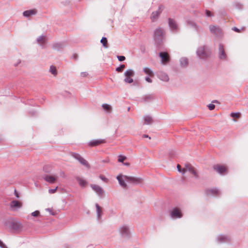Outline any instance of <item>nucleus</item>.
Wrapping results in <instances>:
<instances>
[{
  "label": "nucleus",
  "mask_w": 248,
  "mask_h": 248,
  "mask_svg": "<svg viewBox=\"0 0 248 248\" xmlns=\"http://www.w3.org/2000/svg\"><path fill=\"white\" fill-rule=\"evenodd\" d=\"M180 63L182 67H185L188 64V60L186 57H182L180 59Z\"/></svg>",
  "instance_id": "nucleus-27"
},
{
  "label": "nucleus",
  "mask_w": 248,
  "mask_h": 248,
  "mask_svg": "<svg viewBox=\"0 0 248 248\" xmlns=\"http://www.w3.org/2000/svg\"><path fill=\"white\" fill-rule=\"evenodd\" d=\"M208 108L210 110H212L215 108V106L213 104H210L208 105Z\"/></svg>",
  "instance_id": "nucleus-45"
},
{
  "label": "nucleus",
  "mask_w": 248,
  "mask_h": 248,
  "mask_svg": "<svg viewBox=\"0 0 248 248\" xmlns=\"http://www.w3.org/2000/svg\"><path fill=\"white\" fill-rule=\"evenodd\" d=\"M6 226L10 229L15 232L21 231L23 226L22 224L16 220H9L6 223Z\"/></svg>",
  "instance_id": "nucleus-1"
},
{
  "label": "nucleus",
  "mask_w": 248,
  "mask_h": 248,
  "mask_svg": "<svg viewBox=\"0 0 248 248\" xmlns=\"http://www.w3.org/2000/svg\"><path fill=\"white\" fill-rule=\"evenodd\" d=\"M36 42L42 48H45V43L46 42V36L43 35L39 36L36 39Z\"/></svg>",
  "instance_id": "nucleus-19"
},
{
  "label": "nucleus",
  "mask_w": 248,
  "mask_h": 248,
  "mask_svg": "<svg viewBox=\"0 0 248 248\" xmlns=\"http://www.w3.org/2000/svg\"><path fill=\"white\" fill-rule=\"evenodd\" d=\"M102 107L104 109L107 111H110L111 108L110 106L107 104H103L102 105Z\"/></svg>",
  "instance_id": "nucleus-35"
},
{
  "label": "nucleus",
  "mask_w": 248,
  "mask_h": 248,
  "mask_svg": "<svg viewBox=\"0 0 248 248\" xmlns=\"http://www.w3.org/2000/svg\"><path fill=\"white\" fill-rule=\"evenodd\" d=\"M64 45L62 43H56L52 45V48L56 50L59 51L63 48Z\"/></svg>",
  "instance_id": "nucleus-25"
},
{
  "label": "nucleus",
  "mask_w": 248,
  "mask_h": 248,
  "mask_svg": "<svg viewBox=\"0 0 248 248\" xmlns=\"http://www.w3.org/2000/svg\"><path fill=\"white\" fill-rule=\"evenodd\" d=\"M216 241L218 243H223L229 242L230 238L225 235H218L216 238Z\"/></svg>",
  "instance_id": "nucleus-16"
},
{
  "label": "nucleus",
  "mask_w": 248,
  "mask_h": 248,
  "mask_svg": "<svg viewBox=\"0 0 248 248\" xmlns=\"http://www.w3.org/2000/svg\"><path fill=\"white\" fill-rule=\"evenodd\" d=\"M169 25L170 29L173 31H176L178 29V26L173 19H169Z\"/></svg>",
  "instance_id": "nucleus-24"
},
{
  "label": "nucleus",
  "mask_w": 248,
  "mask_h": 248,
  "mask_svg": "<svg viewBox=\"0 0 248 248\" xmlns=\"http://www.w3.org/2000/svg\"><path fill=\"white\" fill-rule=\"evenodd\" d=\"M14 193H15V195L16 197L17 198H18L19 197V195L18 192L16 190H15Z\"/></svg>",
  "instance_id": "nucleus-53"
},
{
  "label": "nucleus",
  "mask_w": 248,
  "mask_h": 248,
  "mask_svg": "<svg viewBox=\"0 0 248 248\" xmlns=\"http://www.w3.org/2000/svg\"><path fill=\"white\" fill-rule=\"evenodd\" d=\"M127 182L133 184L137 185L141 183L142 182V179L139 177L127 176Z\"/></svg>",
  "instance_id": "nucleus-15"
},
{
  "label": "nucleus",
  "mask_w": 248,
  "mask_h": 248,
  "mask_svg": "<svg viewBox=\"0 0 248 248\" xmlns=\"http://www.w3.org/2000/svg\"><path fill=\"white\" fill-rule=\"evenodd\" d=\"M159 57L161 59V62L163 64H166L169 61L168 54L166 52H160Z\"/></svg>",
  "instance_id": "nucleus-18"
},
{
  "label": "nucleus",
  "mask_w": 248,
  "mask_h": 248,
  "mask_svg": "<svg viewBox=\"0 0 248 248\" xmlns=\"http://www.w3.org/2000/svg\"><path fill=\"white\" fill-rule=\"evenodd\" d=\"M177 170L179 172H181L182 173V174H185V168L182 169L181 168L180 165L178 164L177 166Z\"/></svg>",
  "instance_id": "nucleus-36"
},
{
  "label": "nucleus",
  "mask_w": 248,
  "mask_h": 248,
  "mask_svg": "<svg viewBox=\"0 0 248 248\" xmlns=\"http://www.w3.org/2000/svg\"><path fill=\"white\" fill-rule=\"evenodd\" d=\"M214 169L218 173L224 175L227 173V168L226 166L220 165H217L214 167Z\"/></svg>",
  "instance_id": "nucleus-12"
},
{
  "label": "nucleus",
  "mask_w": 248,
  "mask_h": 248,
  "mask_svg": "<svg viewBox=\"0 0 248 248\" xmlns=\"http://www.w3.org/2000/svg\"><path fill=\"white\" fill-rule=\"evenodd\" d=\"M188 172L196 179L199 178V175L196 169L189 164H186L185 166V173Z\"/></svg>",
  "instance_id": "nucleus-6"
},
{
  "label": "nucleus",
  "mask_w": 248,
  "mask_h": 248,
  "mask_svg": "<svg viewBox=\"0 0 248 248\" xmlns=\"http://www.w3.org/2000/svg\"><path fill=\"white\" fill-rule=\"evenodd\" d=\"M205 15L207 17H212L214 16V14H212L211 11L208 10L205 11Z\"/></svg>",
  "instance_id": "nucleus-38"
},
{
  "label": "nucleus",
  "mask_w": 248,
  "mask_h": 248,
  "mask_svg": "<svg viewBox=\"0 0 248 248\" xmlns=\"http://www.w3.org/2000/svg\"><path fill=\"white\" fill-rule=\"evenodd\" d=\"M48 166H45L44 168H43V170H44L45 171V172H49V170H48Z\"/></svg>",
  "instance_id": "nucleus-52"
},
{
  "label": "nucleus",
  "mask_w": 248,
  "mask_h": 248,
  "mask_svg": "<svg viewBox=\"0 0 248 248\" xmlns=\"http://www.w3.org/2000/svg\"><path fill=\"white\" fill-rule=\"evenodd\" d=\"M91 187L99 197H103L105 194V190L100 186L96 184H91Z\"/></svg>",
  "instance_id": "nucleus-7"
},
{
  "label": "nucleus",
  "mask_w": 248,
  "mask_h": 248,
  "mask_svg": "<svg viewBox=\"0 0 248 248\" xmlns=\"http://www.w3.org/2000/svg\"><path fill=\"white\" fill-rule=\"evenodd\" d=\"M124 67H125V65L124 64H122L119 67H117L116 69V71H117L118 72H121L124 68Z\"/></svg>",
  "instance_id": "nucleus-37"
},
{
  "label": "nucleus",
  "mask_w": 248,
  "mask_h": 248,
  "mask_svg": "<svg viewBox=\"0 0 248 248\" xmlns=\"http://www.w3.org/2000/svg\"><path fill=\"white\" fill-rule=\"evenodd\" d=\"M153 97L151 95H146L143 97V99L144 101H148L153 99Z\"/></svg>",
  "instance_id": "nucleus-34"
},
{
  "label": "nucleus",
  "mask_w": 248,
  "mask_h": 248,
  "mask_svg": "<svg viewBox=\"0 0 248 248\" xmlns=\"http://www.w3.org/2000/svg\"><path fill=\"white\" fill-rule=\"evenodd\" d=\"M95 207L97 218L98 219H100L101 217V207L97 203L95 204Z\"/></svg>",
  "instance_id": "nucleus-31"
},
{
  "label": "nucleus",
  "mask_w": 248,
  "mask_h": 248,
  "mask_svg": "<svg viewBox=\"0 0 248 248\" xmlns=\"http://www.w3.org/2000/svg\"><path fill=\"white\" fill-rule=\"evenodd\" d=\"M188 24L189 25L194 27L195 28V29L198 30V26H197V25L195 23H194V22H193L192 21H188Z\"/></svg>",
  "instance_id": "nucleus-40"
},
{
  "label": "nucleus",
  "mask_w": 248,
  "mask_h": 248,
  "mask_svg": "<svg viewBox=\"0 0 248 248\" xmlns=\"http://www.w3.org/2000/svg\"><path fill=\"white\" fill-rule=\"evenodd\" d=\"M119 184L124 188L127 187V185L125 181H127V176L120 174L116 177Z\"/></svg>",
  "instance_id": "nucleus-13"
},
{
  "label": "nucleus",
  "mask_w": 248,
  "mask_h": 248,
  "mask_svg": "<svg viewBox=\"0 0 248 248\" xmlns=\"http://www.w3.org/2000/svg\"><path fill=\"white\" fill-rule=\"evenodd\" d=\"M207 193L208 195L215 196L218 195L219 191L217 188H212L208 190Z\"/></svg>",
  "instance_id": "nucleus-26"
},
{
  "label": "nucleus",
  "mask_w": 248,
  "mask_h": 248,
  "mask_svg": "<svg viewBox=\"0 0 248 248\" xmlns=\"http://www.w3.org/2000/svg\"><path fill=\"white\" fill-rule=\"evenodd\" d=\"M49 72L53 75L56 76L57 74V71L56 67L51 65L49 68Z\"/></svg>",
  "instance_id": "nucleus-32"
},
{
  "label": "nucleus",
  "mask_w": 248,
  "mask_h": 248,
  "mask_svg": "<svg viewBox=\"0 0 248 248\" xmlns=\"http://www.w3.org/2000/svg\"><path fill=\"white\" fill-rule=\"evenodd\" d=\"M72 156L76 159L78 160L80 164L84 165L86 167L89 168L90 165L88 162L84 159L80 155L77 153H72Z\"/></svg>",
  "instance_id": "nucleus-10"
},
{
  "label": "nucleus",
  "mask_w": 248,
  "mask_h": 248,
  "mask_svg": "<svg viewBox=\"0 0 248 248\" xmlns=\"http://www.w3.org/2000/svg\"><path fill=\"white\" fill-rule=\"evenodd\" d=\"M145 80L149 83L152 82V80L149 77H145Z\"/></svg>",
  "instance_id": "nucleus-49"
},
{
  "label": "nucleus",
  "mask_w": 248,
  "mask_h": 248,
  "mask_svg": "<svg viewBox=\"0 0 248 248\" xmlns=\"http://www.w3.org/2000/svg\"><path fill=\"white\" fill-rule=\"evenodd\" d=\"M212 103H218V101L215 100L213 101Z\"/></svg>",
  "instance_id": "nucleus-59"
},
{
  "label": "nucleus",
  "mask_w": 248,
  "mask_h": 248,
  "mask_svg": "<svg viewBox=\"0 0 248 248\" xmlns=\"http://www.w3.org/2000/svg\"><path fill=\"white\" fill-rule=\"evenodd\" d=\"M57 188H58V187H56L55 188H54V189H49L48 190V192H49L50 194H53V193H54L56 192V190H57Z\"/></svg>",
  "instance_id": "nucleus-46"
},
{
  "label": "nucleus",
  "mask_w": 248,
  "mask_h": 248,
  "mask_svg": "<svg viewBox=\"0 0 248 248\" xmlns=\"http://www.w3.org/2000/svg\"><path fill=\"white\" fill-rule=\"evenodd\" d=\"M170 216L172 219L180 218L183 217V213L179 208H174L170 211Z\"/></svg>",
  "instance_id": "nucleus-8"
},
{
  "label": "nucleus",
  "mask_w": 248,
  "mask_h": 248,
  "mask_svg": "<svg viewBox=\"0 0 248 248\" xmlns=\"http://www.w3.org/2000/svg\"><path fill=\"white\" fill-rule=\"evenodd\" d=\"M196 54L200 59H204L207 57L204 46H199L197 50Z\"/></svg>",
  "instance_id": "nucleus-9"
},
{
  "label": "nucleus",
  "mask_w": 248,
  "mask_h": 248,
  "mask_svg": "<svg viewBox=\"0 0 248 248\" xmlns=\"http://www.w3.org/2000/svg\"><path fill=\"white\" fill-rule=\"evenodd\" d=\"M235 7L238 9H241L243 8V6L241 4L239 3H236L235 4Z\"/></svg>",
  "instance_id": "nucleus-43"
},
{
  "label": "nucleus",
  "mask_w": 248,
  "mask_h": 248,
  "mask_svg": "<svg viewBox=\"0 0 248 248\" xmlns=\"http://www.w3.org/2000/svg\"><path fill=\"white\" fill-rule=\"evenodd\" d=\"M0 248H7L6 245L0 240Z\"/></svg>",
  "instance_id": "nucleus-47"
},
{
  "label": "nucleus",
  "mask_w": 248,
  "mask_h": 248,
  "mask_svg": "<svg viewBox=\"0 0 248 248\" xmlns=\"http://www.w3.org/2000/svg\"><path fill=\"white\" fill-rule=\"evenodd\" d=\"M158 78L162 81L168 82L169 80L168 75L163 72L160 71L158 74Z\"/></svg>",
  "instance_id": "nucleus-22"
},
{
  "label": "nucleus",
  "mask_w": 248,
  "mask_h": 248,
  "mask_svg": "<svg viewBox=\"0 0 248 248\" xmlns=\"http://www.w3.org/2000/svg\"><path fill=\"white\" fill-rule=\"evenodd\" d=\"M58 176L56 175L52 176L49 175H45L44 176V179L47 182L53 184L55 182Z\"/></svg>",
  "instance_id": "nucleus-17"
},
{
  "label": "nucleus",
  "mask_w": 248,
  "mask_h": 248,
  "mask_svg": "<svg viewBox=\"0 0 248 248\" xmlns=\"http://www.w3.org/2000/svg\"><path fill=\"white\" fill-rule=\"evenodd\" d=\"M99 178L103 181H104V182H107V181H108V179L107 178H106L105 177H104V176L103 175H100L99 176Z\"/></svg>",
  "instance_id": "nucleus-48"
},
{
  "label": "nucleus",
  "mask_w": 248,
  "mask_h": 248,
  "mask_svg": "<svg viewBox=\"0 0 248 248\" xmlns=\"http://www.w3.org/2000/svg\"><path fill=\"white\" fill-rule=\"evenodd\" d=\"M104 142L105 140H93L89 141V145L91 146H96Z\"/></svg>",
  "instance_id": "nucleus-23"
},
{
  "label": "nucleus",
  "mask_w": 248,
  "mask_h": 248,
  "mask_svg": "<svg viewBox=\"0 0 248 248\" xmlns=\"http://www.w3.org/2000/svg\"><path fill=\"white\" fill-rule=\"evenodd\" d=\"M143 71L145 74L149 76H153L154 75L153 71L151 70V69L148 67H144L143 68Z\"/></svg>",
  "instance_id": "nucleus-29"
},
{
  "label": "nucleus",
  "mask_w": 248,
  "mask_h": 248,
  "mask_svg": "<svg viewBox=\"0 0 248 248\" xmlns=\"http://www.w3.org/2000/svg\"><path fill=\"white\" fill-rule=\"evenodd\" d=\"M143 138H149V139H150V137H149V136L147 135H143Z\"/></svg>",
  "instance_id": "nucleus-56"
},
{
  "label": "nucleus",
  "mask_w": 248,
  "mask_h": 248,
  "mask_svg": "<svg viewBox=\"0 0 248 248\" xmlns=\"http://www.w3.org/2000/svg\"><path fill=\"white\" fill-rule=\"evenodd\" d=\"M46 211H48L51 215H54V213L52 212V210L50 208H46Z\"/></svg>",
  "instance_id": "nucleus-51"
},
{
  "label": "nucleus",
  "mask_w": 248,
  "mask_h": 248,
  "mask_svg": "<svg viewBox=\"0 0 248 248\" xmlns=\"http://www.w3.org/2000/svg\"><path fill=\"white\" fill-rule=\"evenodd\" d=\"M126 159V157L121 155H119L118 162H123Z\"/></svg>",
  "instance_id": "nucleus-39"
},
{
  "label": "nucleus",
  "mask_w": 248,
  "mask_h": 248,
  "mask_svg": "<svg viewBox=\"0 0 248 248\" xmlns=\"http://www.w3.org/2000/svg\"><path fill=\"white\" fill-rule=\"evenodd\" d=\"M164 37V30L161 28H158L154 31V38L157 44H160Z\"/></svg>",
  "instance_id": "nucleus-3"
},
{
  "label": "nucleus",
  "mask_w": 248,
  "mask_h": 248,
  "mask_svg": "<svg viewBox=\"0 0 248 248\" xmlns=\"http://www.w3.org/2000/svg\"><path fill=\"white\" fill-rule=\"evenodd\" d=\"M144 119V124H151L153 122L152 118L150 116H145L143 118Z\"/></svg>",
  "instance_id": "nucleus-28"
},
{
  "label": "nucleus",
  "mask_w": 248,
  "mask_h": 248,
  "mask_svg": "<svg viewBox=\"0 0 248 248\" xmlns=\"http://www.w3.org/2000/svg\"><path fill=\"white\" fill-rule=\"evenodd\" d=\"M118 232L122 238L128 239L130 236L129 227L126 224L120 225L118 229Z\"/></svg>",
  "instance_id": "nucleus-2"
},
{
  "label": "nucleus",
  "mask_w": 248,
  "mask_h": 248,
  "mask_svg": "<svg viewBox=\"0 0 248 248\" xmlns=\"http://www.w3.org/2000/svg\"><path fill=\"white\" fill-rule=\"evenodd\" d=\"M124 165L125 166H128L129 165V164L128 163H124Z\"/></svg>",
  "instance_id": "nucleus-57"
},
{
  "label": "nucleus",
  "mask_w": 248,
  "mask_h": 248,
  "mask_svg": "<svg viewBox=\"0 0 248 248\" xmlns=\"http://www.w3.org/2000/svg\"><path fill=\"white\" fill-rule=\"evenodd\" d=\"M231 116L233 118H239L240 117L239 113H232L231 114Z\"/></svg>",
  "instance_id": "nucleus-41"
},
{
  "label": "nucleus",
  "mask_w": 248,
  "mask_h": 248,
  "mask_svg": "<svg viewBox=\"0 0 248 248\" xmlns=\"http://www.w3.org/2000/svg\"><path fill=\"white\" fill-rule=\"evenodd\" d=\"M135 71L132 69L126 70L124 73L125 78L124 80L126 83H132L133 82V77L135 76Z\"/></svg>",
  "instance_id": "nucleus-4"
},
{
  "label": "nucleus",
  "mask_w": 248,
  "mask_h": 248,
  "mask_svg": "<svg viewBox=\"0 0 248 248\" xmlns=\"http://www.w3.org/2000/svg\"><path fill=\"white\" fill-rule=\"evenodd\" d=\"M164 7L163 5H160L156 11L153 12L150 16V19L152 22H155L157 21L160 15L163 12Z\"/></svg>",
  "instance_id": "nucleus-5"
},
{
  "label": "nucleus",
  "mask_w": 248,
  "mask_h": 248,
  "mask_svg": "<svg viewBox=\"0 0 248 248\" xmlns=\"http://www.w3.org/2000/svg\"><path fill=\"white\" fill-rule=\"evenodd\" d=\"M218 51H219V58L221 60H225L226 57V55L225 54V51L223 48V46L222 44H219V47H218Z\"/></svg>",
  "instance_id": "nucleus-20"
},
{
  "label": "nucleus",
  "mask_w": 248,
  "mask_h": 248,
  "mask_svg": "<svg viewBox=\"0 0 248 248\" xmlns=\"http://www.w3.org/2000/svg\"><path fill=\"white\" fill-rule=\"evenodd\" d=\"M101 43L103 45V46L107 48L108 46L107 45V39L106 37H103L101 40Z\"/></svg>",
  "instance_id": "nucleus-33"
},
{
  "label": "nucleus",
  "mask_w": 248,
  "mask_h": 248,
  "mask_svg": "<svg viewBox=\"0 0 248 248\" xmlns=\"http://www.w3.org/2000/svg\"><path fill=\"white\" fill-rule=\"evenodd\" d=\"M76 179L78 182V184L80 185V186H81V187H85L88 183L85 180H84L80 177H78L76 178Z\"/></svg>",
  "instance_id": "nucleus-30"
},
{
  "label": "nucleus",
  "mask_w": 248,
  "mask_h": 248,
  "mask_svg": "<svg viewBox=\"0 0 248 248\" xmlns=\"http://www.w3.org/2000/svg\"><path fill=\"white\" fill-rule=\"evenodd\" d=\"M209 30L211 33L214 34L217 36H220L222 34L221 29L217 26L210 25L209 26Z\"/></svg>",
  "instance_id": "nucleus-11"
},
{
  "label": "nucleus",
  "mask_w": 248,
  "mask_h": 248,
  "mask_svg": "<svg viewBox=\"0 0 248 248\" xmlns=\"http://www.w3.org/2000/svg\"><path fill=\"white\" fill-rule=\"evenodd\" d=\"M61 175L62 176H64V173L63 172H62L61 173Z\"/></svg>",
  "instance_id": "nucleus-58"
},
{
  "label": "nucleus",
  "mask_w": 248,
  "mask_h": 248,
  "mask_svg": "<svg viewBox=\"0 0 248 248\" xmlns=\"http://www.w3.org/2000/svg\"><path fill=\"white\" fill-rule=\"evenodd\" d=\"M22 203L19 201L13 200L10 202V207L13 210L16 211L21 208Z\"/></svg>",
  "instance_id": "nucleus-14"
},
{
  "label": "nucleus",
  "mask_w": 248,
  "mask_h": 248,
  "mask_svg": "<svg viewBox=\"0 0 248 248\" xmlns=\"http://www.w3.org/2000/svg\"><path fill=\"white\" fill-rule=\"evenodd\" d=\"M37 13V11L36 9H31L24 11L23 13V15L26 17H29L35 15Z\"/></svg>",
  "instance_id": "nucleus-21"
},
{
  "label": "nucleus",
  "mask_w": 248,
  "mask_h": 248,
  "mask_svg": "<svg viewBox=\"0 0 248 248\" xmlns=\"http://www.w3.org/2000/svg\"><path fill=\"white\" fill-rule=\"evenodd\" d=\"M232 30L235 31H237V32H239V30L238 29H237V28L236 27H234Z\"/></svg>",
  "instance_id": "nucleus-55"
},
{
  "label": "nucleus",
  "mask_w": 248,
  "mask_h": 248,
  "mask_svg": "<svg viewBox=\"0 0 248 248\" xmlns=\"http://www.w3.org/2000/svg\"><path fill=\"white\" fill-rule=\"evenodd\" d=\"M80 75H81V77H87V75H88V73H87V72H81V73H80Z\"/></svg>",
  "instance_id": "nucleus-50"
},
{
  "label": "nucleus",
  "mask_w": 248,
  "mask_h": 248,
  "mask_svg": "<svg viewBox=\"0 0 248 248\" xmlns=\"http://www.w3.org/2000/svg\"><path fill=\"white\" fill-rule=\"evenodd\" d=\"M117 58L118 60L121 62L124 61L125 59V57L124 56H118Z\"/></svg>",
  "instance_id": "nucleus-44"
},
{
  "label": "nucleus",
  "mask_w": 248,
  "mask_h": 248,
  "mask_svg": "<svg viewBox=\"0 0 248 248\" xmlns=\"http://www.w3.org/2000/svg\"><path fill=\"white\" fill-rule=\"evenodd\" d=\"M21 61L20 60H17V62L16 63H15V66H17L18 64H19L20 63Z\"/></svg>",
  "instance_id": "nucleus-54"
},
{
  "label": "nucleus",
  "mask_w": 248,
  "mask_h": 248,
  "mask_svg": "<svg viewBox=\"0 0 248 248\" xmlns=\"http://www.w3.org/2000/svg\"><path fill=\"white\" fill-rule=\"evenodd\" d=\"M40 212L39 211H35L32 213H31V215L33 217H37L39 215Z\"/></svg>",
  "instance_id": "nucleus-42"
}]
</instances>
